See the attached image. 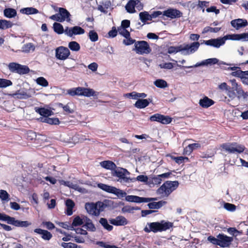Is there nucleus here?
<instances>
[{
  "label": "nucleus",
  "instance_id": "obj_1",
  "mask_svg": "<svg viewBox=\"0 0 248 248\" xmlns=\"http://www.w3.org/2000/svg\"><path fill=\"white\" fill-rule=\"evenodd\" d=\"M148 225L149 227L146 226L144 228L145 232L149 233L153 232L154 233H156L158 232H161L170 229L172 227L173 223L170 222H166L164 220H162L160 222H154L148 223Z\"/></svg>",
  "mask_w": 248,
  "mask_h": 248
},
{
  "label": "nucleus",
  "instance_id": "obj_2",
  "mask_svg": "<svg viewBox=\"0 0 248 248\" xmlns=\"http://www.w3.org/2000/svg\"><path fill=\"white\" fill-rule=\"evenodd\" d=\"M232 88H230L227 95L232 99H234L237 97L238 99L243 97L246 99L248 97L247 92H245L240 85H238L236 82L235 79L231 80Z\"/></svg>",
  "mask_w": 248,
  "mask_h": 248
},
{
  "label": "nucleus",
  "instance_id": "obj_3",
  "mask_svg": "<svg viewBox=\"0 0 248 248\" xmlns=\"http://www.w3.org/2000/svg\"><path fill=\"white\" fill-rule=\"evenodd\" d=\"M67 93L72 96L78 95L89 97L97 95L96 92L93 89L82 87H78L69 89L67 91Z\"/></svg>",
  "mask_w": 248,
  "mask_h": 248
},
{
  "label": "nucleus",
  "instance_id": "obj_4",
  "mask_svg": "<svg viewBox=\"0 0 248 248\" xmlns=\"http://www.w3.org/2000/svg\"><path fill=\"white\" fill-rule=\"evenodd\" d=\"M106 205L101 202H98L95 203H86L85 207L88 213L91 215L98 216L101 212L104 211Z\"/></svg>",
  "mask_w": 248,
  "mask_h": 248
},
{
  "label": "nucleus",
  "instance_id": "obj_5",
  "mask_svg": "<svg viewBox=\"0 0 248 248\" xmlns=\"http://www.w3.org/2000/svg\"><path fill=\"white\" fill-rule=\"evenodd\" d=\"M0 220L6 221L8 224H12L16 227H27L31 225V223L28 221L16 220L14 217L1 213H0Z\"/></svg>",
  "mask_w": 248,
  "mask_h": 248
},
{
  "label": "nucleus",
  "instance_id": "obj_6",
  "mask_svg": "<svg viewBox=\"0 0 248 248\" xmlns=\"http://www.w3.org/2000/svg\"><path fill=\"white\" fill-rule=\"evenodd\" d=\"M220 147L226 152L230 154L235 153L241 154L245 149L244 145L238 144L237 142L224 143L221 145Z\"/></svg>",
  "mask_w": 248,
  "mask_h": 248
},
{
  "label": "nucleus",
  "instance_id": "obj_7",
  "mask_svg": "<svg viewBox=\"0 0 248 248\" xmlns=\"http://www.w3.org/2000/svg\"><path fill=\"white\" fill-rule=\"evenodd\" d=\"M8 67L11 72L20 75L28 74L30 71L28 66L14 62L9 63Z\"/></svg>",
  "mask_w": 248,
  "mask_h": 248
},
{
  "label": "nucleus",
  "instance_id": "obj_8",
  "mask_svg": "<svg viewBox=\"0 0 248 248\" xmlns=\"http://www.w3.org/2000/svg\"><path fill=\"white\" fill-rule=\"evenodd\" d=\"M126 174H130L126 169L119 167H117V168L112 172V175L118 177L121 183L133 182V178L126 177Z\"/></svg>",
  "mask_w": 248,
  "mask_h": 248
},
{
  "label": "nucleus",
  "instance_id": "obj_9",
  "mask_svg": "<svg viewBox=\"0 0 248 248\" xmlns=\"http://www.w3.org/2000/svg\"><path fill=\"white\" fill-rule=\"evenodd\" d=\"M179 186V183L177 181L165 182L158 189L159 191L166 195H170L173 191L175 190Z\"/></svg>",
  "mask_w": 248,
  "mask_h": 248
},
{
  "label": "nucleus",
  "instance_id": "obj_10",
  "mask_svg": "<svg viewBox=\"0 0 248 248\" xmlns=\"http://www.w3.org/2000/svg\"><path fill=\"white\" fill-rule=\"evenodd\" d=\"M134 46L136 53L139 54H147L152 51L149 45L145 41H137L135 42Z\"/></svg>",
  "mask_w": 248,
  "mask_h": 248
},
{
  "label": "nucleus",
  "instance_id": "obj_11",
  "mask_svg": "<svg viewBox=\"0 0 248 248\" xmlns=\"http://www.w3.org/2000/svg\"><path fill=\"white\" fill-rule=\"evenodd\" d=\"M151 122H157L164 124H170L172 121V118L169 116H165L159 113H155L149 118Z\"/></svg>",
  "mask_w": 248,
  "mask_h": 248
},
{
  "label": "nucleus",
  "instance_id": "obj_12",
  "mask_svg": "<svg viewBox=\"0 0 248 248\" xmlns=\"http://www.w3.org/2000/svg\"><path fill=\"white\" fill-rule=\"evenodd\" d=\"M84 32L85 30L79 26H76L71 28L66 27L65 28V34L73 38H74V35L82 34Z\"/></svg>",
  "mask_w": 248,
  "mask_h": 248
},
{
  "label": "nucleus",
  "instance_id": "obj_13",
  "mask_svg": "<svg viewBox=\"0 0 248 248\" xmlns=\"http://www.w3.org/2000/svg\"><path fill=\"white\" fill-rule=\"evenodd\" d=\"M125 200L129 202L136 203L148 202L156 200V198L140 197L135 195H127L125 196Z\"/></svg>",
  "mask_w": 248,
  "mask_h": 248
},
{
  "label": "nucleus",
  "instance_id": "obj_14",
  "mask_svg": "<svg viewBox=\"0 0 248 248\" xmlns=\"http://www.w3.org/2000/svg\"><path fill=\"white\" fill-rule=\"evenodd\" d=\"M70 55L69 49L66 47L61 46L56 49V57L60 60H65Z\"/></svg>",
  "mask_w": 248,
  "mask_h": 248
},
{
  "label": "nucleus",
  "instance_id": "obj_15",
  "mask_svg": "<svg viewBox=\"0 0 248 248\" xmlns=\"http://www.w3.org/2000/svg\"><path fill=\"white\" fill-rule=\"evenodd\" d=\"M163 15L164 16V17H166L167 18L172 19L182 16L183 13L176 9L169 8L164 11Z\"/></svg>",
  "mask_w": 248,
  "mask_h": 248
},
{
  "label": "nucleus",
  "instance_id": "obj_16",
  "mask_svg": "<svg viewBox=\"0 0 248 248\" xmlns=\"http://www.w3.org/2000/svg\"><path fill=\"white\" fill-rule=\"evenodd\" d=\"M217 237L219 238V246L222 248L229 247L233 241L232 237H229L223 233H219Z\"/></svg>",
  "mask_w": 248,
  "mask_h": 248
},
{
  "label": "nucleus",
  "instance_id": "obj_17",
  "mask_svg": "<svg viewBox=\"0 0 248 248\" xmlns=\"http://www.w3.org/2000/svg\"><path fill=\"white\" fill-rule=\"evenodd\" d=\"M184 46L182 45L176 46L177 52L184 50H190L191 52L195 51L199 48L200 46V43L198 42H195L191 43L190 45L184 44Z\"/></svg>",
  "mask_w": 248,
  "mask_h": 248
},
{
  "label": "nucleus",
  "instance_id": "obj_18",
  "mask_svg": "<svg viewBox=\"0 0 248 248\" xmlns=\"http://www.w3.org/2000/svg\"><path fill=\"white\" fill-rule=\"evenodd\" d=\"M204 42L206 45L218 48L225 44V39L222 38L211 39L208 40L204 41Z\"/></svg>",
  "mask_w": 248,
  "mask_h": 248
},
{
  "label": "nucleus",
  "instance_id": "obj_19",
  "mask_svg": "<svg viewBox=\"0 0 248 248\" xmlns=\"http://www.w3.org/2000/svg\"><path fill=\"white\" fill-rule=\"evenodd\" d=\"M34 232L40 234L41 238L46 241L50 240L52 237V234L47 230H43L40 228H36L33 230Z\"/></svg>",
  "mask_w": 248,
  "mask_h": 248
},
{
  "label": "nucleus",
  "instance_id": "obj_20",
  "mask_svg": "<svg viewBox=\"0 0 248 248\" xmlns=\"http://www.w3.org/2000/svg\"><path fill=\"white\" fill-rule=\"evenodd\" d=\"M218 60L217 58H210L202 61L200 63H197L195 65L190 66H183L187 68L196 67L202 65H213L218 63Z\"/></svg>",
  "mask_w": 248,
  "mask_h": 248
},
{
  "label": "nucleus",
  "instance_id": "obj_21",
  "mask_svg": "<svg viewBox=\"0 0 248 248\" xmlns=\"http://www.w3.org/2000/svg\"><path fill=\"white\" fill-rule=\"evenodd\" d=\"M109 222L115 226H124L127 224L128 221L125 217L119 216L115 218L110 219Z\"/></svg>",
  "mask_w": 248,
  "mask_h": 248
},
{
  "label": "nucleus",
  "instance_id": "obj_22",
  "mask_svg": "<svg viewBox=\"0 0 248 248\" xmlns=\"http://www.w3.org/2000/svg\"><path fill=\"white\" fill-rule=\"evenodd\" d=\"M231 23L232 26L236 30L246 27L248 25L247 20L240 18L232 20Z\"/></svg>",
  "mask_w": 248,
  "mask_h": 248
},
{
  "label": "nucleus",
  "instance_id": "obj_23",
  "mask_svg": "<svg viewBox=\"0 0 248 248\" xmlns=\"http://www.w3.org/2000/svg\"><path fill=\"white\" fill-rule=\"evenodd\" d=\"M59 13L61 18L62 22L66 20L67 22H70L71 20V15L70 13L65 9L62 7L59 8Z\"/></svg>",
  "mask_w": 248,
  "mask_h": 248
},
{
  "label": "nucleus",
  "instance_id": "obj_24",
  "mask_svg": "<svg viewBox=\"0 0 248 248\" xmlns=\"http://www.w3.org/2000/svg\"><path fill=\"white\" fill-rule=\"evenodd\" d=\"M106 192H107L109 193L114 194L118 196H120L121 197H124L126 195V193L125 192L115 187L108 186L106 190Z\"/></svg>",
  "mask_w": 248,
  "mask_h": 248
},
{
  "label": "nucleus",
  "instance_id": "obj_25",
  "mask_svg": "<svg viewBox=\"0 0 248 248\" xmlns=\"http://www.w3.org/2000/svg\"><path fill=\"white\" fill-rule=\"evenodd\" d=\"M215 104V101L207 96H204L199 101L200 105L203 108H208Z\"/></svg>",
  "mask_w": 248,
  "mask_h": 248
},
{
  "label": "nucleus",
  "instance_id": "obj_26",
  "mask_svg": "<svg viewBox=\"0 0 248 248\" xmlns=\"http://www.w3.org/2000/svg\"><path fill=\"white\" fill-rule=\"evenodd\" d=\"M100 165L103 168L111 170L112 171L117 168L116 164L113 162L109 160L102 161Z\"/></svg>",
  "mask_w": 248,
  "mask_h": 248
},
{
  "label": "nucleus",
  "instance_id": "obj_27",
  "mask_svg": "<svg viewBox=\"0 0 248 248\" xmlns=\"http://www.w3.org/2000/svg\"><path fill=\"white\" fill-rule=\"evenodd\" d=\"M65 205L66 207V214L68 216L72 215L73 212V208L75 205V202L71 199H67L65 202Z\"/></svg>",
  "mask_w": 248,
  "mask_h": 248
},
{
  "label": "nucleus",
  "instance_id": "obj_28",
  "mask_svg": "<svg viewBox=\"0 0 248 248\" xmlns=\"http://www.w3.org/2000/svg\"><path fill=\"white\" fill-rule=\"evenodd\" d=\"M151 99H138L135 104V107L138 108H143L147 107L149 104V101L151 102Z\"/></svg>",
  "mask_w": 248,
  "mask_h": 248
},
{
  "label": "nucleus",
  "instance_id": "obj_29",
  "mask_svg": "<svg viewBox=\"0 0 248 248\" xmlns=\"http://www.w3.org/2000/svg\"><path fill=\"white\" fill-rule=\"evenodd\" d=\"M36 111L45 118L48 117L53 114V112L51 110L44 108H36Z\"/></svg>",
  "mask_w": 248,
  "mask_h": 248
},
{
  "label": "nucleus",
  "instance_id": "obj_30",
  "mask_svg": "<svg viewBox=\"0 0 248 248\" xmlns=\"http://www.w3.org/2000/svg\"><path fill=\"white\" fill-rule=\"evenodd\" d=\"M166 203L167 202L166 201H160L158 202H152L149 203L147 205L151 209H158Z\"/></svg>",
  "mask_w": 248,
  "mask_h": 248
},
{
  "label": "nucleus",
  "instance_id": "obj_31",
  "mask_svg": "<svg viewBox=\"0 0 248 248\" xmlns=\"http://www.w3.org/2000/svg\"><path fill=\"white\" fill-rule=\"evenodd\" d=\"M4 16L7 18H12L16 16L17 15L16 11L13 8H5L3 11Z\"/></svg>",
  "mask_w": 248,
  "mask_h": 248
},
{
  "label": "nucleus",
  "instance_id": "obj_32",
  "mask_svg": "<svg viewBox=\"0 0 248 248\" xmlns=\"http://www.w3.org/2000/svg\"><path fill=\"white\" fill-rule=\"evenodd\" d=\"M84 221L85 222V223L83 226V227H85L89 231L92 232H94L96 230L94 225L93 223L92 220L90 218L86 217L85 219H84Z\"/></svg>",
  "mask_w": 248,
  "mask_h": 248
},
{
  "label": "nucleus",
  "instance_id": "obj_33",
  "mask_svg": "<svg viewBox=\"0 0 248 248\" xmlns=\"http://www.w3.org/2000/svg\"><path fill=\"white\" fill-rule=\"evenodd\" d=\"M136 5V1L130 0L125 5V9L129 13L135 12V7Z\"/></svg>",
  "mask_w": 248,
  "mask_h": 248
},
{
  "label": "nucleus",
  "instance_id": "obj_34",
  "mask_svg": "<svg viewBox=\"0 0 248 248\" xmlns=\"http://www.w3.org/2000/svg\"><path fill=\"white\" fill-rule=\"evenodd\" d=\"M139 17L140 20L145 24L148 20H152L151 14H149L148 12L144 11L140 12L139 14Z\"/></svg>",
  "mask_w": 248,
  "mask_h": 248
},
{
  "label": "nucleus",
  "instance_id": "obj_35",
  "mask_svg": "<svg viewBox=\"0 0 248 248\" xmlns=\"http://www.w3.org/2000/svg\"><path fill=\"white\" fill-rule=\"evenodd\" d=\"M53 28L54 31L58 34L65 33V29H63V26L59 23L55 22L53 25Z\"/></svg>",
  "mask_w": 248,
  "mask_h": 248
},
{
  "label": "nucleus",
  "instance_id": "obj_36",
  "mask_svg": "<svg viewBox=\"0 0 248 248\" xmlns=\"http://www.w3.org/2000/svg\"><path fill=\"white\" fill-rule=\"evenodd\" d=\"M13 24L10 21L5 19H0V29L6 30L11 28Z\"/></svg>",
  "mask_w": 248,
  "mask_h": 248
},
{
  "label": "nucleus",
  "instance_id": "obj_37",
  "mask_svg": "<svg viewBox=\"0 0 248 248\" xmlns=\"http://www.w3.org/2000/svg\"><path fill=\"white\" fill-rule=\"evenodd\" d=\"M21 12L26 15L36 14L39 13V11L33 7L24 8L21 10Z\"/></svg>",
  "mask_w": 248,
  "mask_h": 248
},
{
  "label": "nucleus",
  "instance_id": "obj_38",
  "mask_svg": "<svg viewBox=\"0 0 248 248\" xmlns=\"http://www.w3.org/2000/svg\"><path fill=\"white\" fill-rule=\"evenodd\" d=\"M248 73V71H243L240 69L238 70H236L235 71H233L232 73V75L236 77L240 78L243 80H244L246 75H247Z\"/></svg>",
  "mask_w": 248,
  "mask_h": 248
},
{
  "label": "nucleus",
  "instance_id": "obj_39",
  "mask_svg": "<svg viewBox=\"0 0 248 248\" xmlns=\"http://www.w3.org/2000/svg\"><path fill=\"white\" fill-rule=\"evenodd\" d=\"M83 223V219L81 218L79 216L76 217L73 221L71 225L70 226V230H72L74 229V227L82 225Z\"/></svg>",
  "mask_w": 248,
  "mask_h": 248
},
{
  "label": "nucleus",
  "instance_id": "obj_40",
  "mask_svg": "<svg viewBox=\"0 0 248 248\" xmlns=\"http://www.w3.org/2000/svg\"><path fill=\"white\" fill-rule=\"evenodd\" d=\"M99 223L102 225L104 229L108 231H110L113 229V226L108 224L107 219L105 218H101L99 220Z\"/></svg>",
  "mask_w": 248,
  "mask_h": 248
},
{
  "label": "nucleus",
  "instance_id": "obj_41",
  "mask_svg": "<svg viewBox=\"0 0 248 248\" xmlns=\"http://www.w3.org/2000/svg\"><path fill=\"white\" fill-rule=\"evenodd\" d=\"M44 122L46 123L47 124H55L57 125L60 124V122L58 118H49V117H46L44 118V120L43 121Z\"/></svg>",
  "mask_w": 248,
  "mask_h": 248
},
{
  "label": "nucleus",
  "instance_id": "obj_42",
  "mask_svg": "<svg viewBox=\"0 0 248 248\" xmlns=\"http://www.w3.org/2000/svg\"><path fill=\"white\" fill-rule=\"evenodd\" d=\"M154 85L159 88H164L168 86L167 82L161 79H156L154 81Z\"/></svg>",
  "mask_w": 248,
  "mask_h": 248
},
{
  "label": "nucleus",
  "instance_id": "obj_43",
  "mask_svg": "<svg viewBox=\"0 0 248 248\" xmlns=\"http://www.w3.org/2000/svg\"><path fill=\"white\" fill-rule=\"evenodd\" d=\"M68 47L71 50L74 51H78L80 49L79 44L76 41H71L69 42Z\"/></svg>",
  "mask_w": 248,
  "mask_h": 248
},
{
  "label": "nucleus",
  "instance_id": "obj_44",
  "mask_svg": "<svg viewBox=\"0 0 248 248\" xmlns=\"http://www.w3.org/2000/svg\"><path fill=\"white\" fill-rule=\"evenodd\" d=\"M163 14H164V11L163 12H161L159 11H154L151 14L152 20L153 19H155L157 17H159L163 20L167 19V18L164 17V16L163 15Z\"/></svg>",
  "mask_w": 248,
  "mask_h": 248
},
{
  "label": "nucleus",
  "instance_id": "obj_45",
  "mask_svg": "<svg viewBox=\"0 0 248 248\" xmlns=\"http://www.w3.org/2000/svg\"><path fill=\"white\" fill-rule=\"evenodd\" d=\"M220 30H221V28H219V27L212 28L209 26H207V27H205L203 29L202 31V33L205 34L208 32H217L219 31H220Z\"/></svg>",
  "mask_w": 248,
  "mask_h": 248
},
{
  "label": "nucleus",
  "instance_id": "obj_46",
  "mask_svg": "<svg viewBox=\"0 0 248 248\" xmlns=\"http://www.w3.org/2000/svg\"><path fill=\"white\" fill-rule=\"evenodd\" d=\"M15 95L19 99H27L31 97L29 93L24 91L20 92V91H18Z\"/></svg>",
  "mask_w": 248,
  "mask_h": 248
},
{
  "label": "nucleus",
  "instance_id": "obj_47",
  "mask_svg": "<svg viewBox=\"0 0 248 248\" xmlns=\"http://www.w3.org/2000/svg\"><path fill=\"white\" fill-rule=\"evenodd\" d=\"M12 84L13 83L10 80L0 78V88H6Z\"/></svg>",
  "mask_w": 248,
  "mask_h": 248
},
{
  "label": "nucleus",
  "instance_id": "obj_48",
  "mask_svg": "<svg viewBox=\"0 0 248 248\" xmlns=\"http://www.w3.org/2000/svg\"><path fill=\"white\" fill-rule=\"evenodd\" d=\"M36 82L37 84L46 87L48 85V82L47 80L44 77H39L36 79Z\"/></svg>",
  "mask_w": 248,
  "mask_h": 248
},
{
  "label": "nucleus",
  "instance_id": "obj_49",
  "mask_svg": "<svg viewBox=\"0 0 248 248\" xmlns=\"http://www.w3.org/2000/svg\"><path fill=\"white\" fill-rule=\"evenodd\" d=\"M118 31L120 34L122 35L125 38H128L130 36V32L126 30V28L122 27H118Z\"/></svg>",
  "mask_w": 248,
  "mask_h": 248
},
{
  "label": "nucleus",
  "instance_id": "obj_50",
  "mask_svg": "<svg viewBox=\"0 0 248 248\" xmlns=\"http://www.w3.org/2000/svg\"><path fill=\"white\" fill-rule=\"evenodd\" d=\"M224 208L228 211L233 212L236 210V206L232 203L224 202Z\"/></svg>",
  "mask_w": 248,
  "mask_h": 248
},
{
  "label": "nucleus",
  "instance_id": "obj_51",
  "mask_svg": "<svg viewBox=\"0 0 248 248\" xmlns=\"http://www.w3.org/2000/svg\"><path fill=\"white\" fill-rule=\"evenodd\" d=\"M89 37L92 42H96L98 40V34L97 32L93 30L89 31Z\"/></svg>",
  "mask_w": 248,
  "mask_h": 248
},
{
  "label": "nucleus",
  "instance_id": "obj_52",
  "mask_svg": "<svg viewBox=\"0 0 248 248\" xmlns=\"http://www.w3.org/2000/svg\"><path fill=\"white\" fill-rule=\"evenodd\" d=\"M227 232L233 236H236L238 234H242V232L237 230L235 228L230 227L227 229Z\"/></svg>",
  "mask_w": 248,
  "mask_h": 248
},
{
  "label": "nucleus",
  "instance_id": "obj_53",
  "mask_svg": "<svg viewBox=\"0 0 248 248\" xmlns=\"http://www.w3.org/2000/svg\"><path fill=\"white\" fill-rule=\"evenodd\" d=\"M9 195L6 190H0V199L2 201H8L9 198Z\"/></svg>",
  "mask_w": 248,
  "mask_h": 248
},
{
  "label": "nucleus",
  "instance_id": "obj_54",
  "mask_svg": "<svg viewBox=\"0 0 248 248\" xmlns=\"http://www.w3.org/2000/svg\"><path fill=\"white\" fill-rule=\"evenodd\" d=\"M61 246L63 248H79V247H78L77 244L72 242H63L61 244Z\"/></svg>",
  "mask_w": 248,
  "mask_h": 248
},
{
  "label": "nucleus",
  "instance_id": "obj_55",
  "mask_svg": "<svg viewBox=\"0 0 248 248\" xmlns=\"http://www.w3.org/2000/svg\"><path fill=\"white\" fill-rule=\"evenodd\" d=\"M209 2L207 1H201L200 0H198V3L197 4V7L200 8L202 9V12H204V7H207L209 6Z\"/></svg>",
  "mask_w": 248,
  "mask_h": 248
},
{
  "label": "nucleus",
  "instance_id": "obj_56",
  "mask_svg": "<svg viewBox=\"0 0 248 248\" xmlns=\"http://www.w3.org/2000/svg\"><path fill=\"white\" fill-rule=\"evenodd\" d=\"M133 182L137 180L140 182L146 183L147 182L148 178L146 175H138L136 178H133Z\"/></svg>",
  "mask_w": 248,
  "mask_h": 248
},
{
  "label": "nucleus",
  "instance_id": "obj_57",
  "mask_svg": "<svg viewBox=\"0 0 248 248\" xmlns=\"http://www.w3.org/2000/svg\"><path fill=\"white\" fill-rule=\"evenodd\" d=\"M233 40H240L243 39L246 40V33L241 34H233Z\"/></svg>",
  "mask_w": 248,
  "mask_h": 248
},
{
  "label": "nucleus",
  "instance_id": "obj_58",
  "mask_svg": "<svg viewBox=\"0 0 248 248\" xmlns=\"http://www.w3.org/2000/svg\"><path fill=\"white\" fill-rule=\"evenodd\" d=\"M140 209V208L139 207H133L131 206H125L123 208V211L124 212H131L134 210H139Z\"/></svg>",
  "mask_w": 248,
  "mask_h": 248
},
{
  "label": "nucleus",
  "instance_id": "obj_59",
  "mask_svg": "<svg viewBox=\"0 0 248 248\" xmlns=\"http://www.w3.org/2000/svg\"><path fill=\"white\" fill-rule=\"evenodd\" d=\"M118 31V29H116L115 27H113L111 30L108 32V35L110 37L114 38L117 36Z\"/></svg>",
  "mask_w": 248,
  "mask_h": 248
},
{
  "label": "nucleus",
  "instance_id": "obj_60",
  "mask_svg": "<svg viewBox=\"0 0 248 248\" xmlns=\"http://www.w3.org/2000/svg\"><path fill=\"white\" fill-rule=\"evenodd\" d=\"M42 224L46 226V228L49 230H52L55 228L54 224L50 221H43Z\"/></svg>",
  "mask_w": 248,
  "mask_h": 248
},
{
  "label": "nucleus",
  "instance_id": "obj_61",
  "mask_svg": "<svg viewBox=\"0 0 248 248\" xmlns=\"http://www.w3.org/2000/svg\"><path fill=\"white\" fill-rule=\"evenodd\" d=\"M208 240L214 245L219 246V238H215L214 236H210L208 237Z\"/></svg>",
  "mask_w": 248,
  "mask_h": 248
},
{
  "label": "nucleus",
  "instance_id": "obj_62",
  "mask_svg": "<svg viewBox=\"0 0 248 248\" xmlns=\"http://www.w3.org/2000/svg\"><path fill=\"white\" fill-rule=\"evenodd\" d=\"M193 152L192 148L191 147L190 144H189L186 146L184 149L183 154L185 155H190Z\"/></svg>",
  "mask_w": 248,
  "mask_h": 248
},
{
  "label": "nucleus",
  "instance_id": "obj_63",
  "mask_svg": "<svg viewBox=\"0 0 248 248\" xmlns=\"http://www.w3.org/2000/svg\"><path fill=\"white\" fill-rule=\"evenodd\" d=\"M206 11L208 13L214 12L216 14H218L220 12L219 10L217 9V7L215 6H212L209 8H207Z\"/></svg>",
  "mask_w": 248,
  "mask_h": 248
},
{
  "label": "nucleus",
  "instance_id": "obj_64",
  "mask_svg": "<svg viewBox=\"0 0 248 248\" xmlns=\"http://www.w3.org/2000/svg\"><path fill=\"white\" fill-rule=\"evenodd\" d=\"M172 175L171 171H169L161 174H159V176L160 177L161 180H165L166 179H168L169 178H170L171 176Z\"/></svg>",
  "mask_w": 248,
  "mask_h": 248
}]
</instances>
